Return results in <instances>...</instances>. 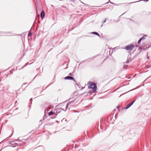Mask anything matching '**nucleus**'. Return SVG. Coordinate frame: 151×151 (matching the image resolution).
Segmentation results:
<instances>
[{"label":"nucleus","mask_w":151,"mask_h":151,"mask_svg":"<svg viewBox=\"0 0 151 151\" xmlns=\"http://www.w3.org/2000/svg\"><path fill=\"white\" fill-rule=\"evenodd\" d=\"M89 85L88 86V88H91L94 92L96 91L97 89V87L96 85L94 83L91 82L89 83Z\"/></svg>","instance_id":"nucleus-1"},{"label":"nucleus","mask_w":151,"mask_h":151,"mask_svg":"<svg viewBox=\"0 0 151 151\" xmlns=\"http://www.w3.org/2000/svg\"><path fill=\"white\" fill-rule=\"evenodd\" d=\"M135 46L137 47L138 46L136 45ZM135 47V45L134 44L129 45L126 46L125 47V49L127 50L131 51L133 50Z\"/></svg>","instance_id":"nucleus-2"},{"label":"nucleus","mask_w":151,"mask_h":151,"mask_svg":"<svg viewBox=\"0 0 151 151\" xmlns=\"http://www.w3.org/2000/svg\"><path fill=\"white\" fill-rule=\"evenodd\" d=\"M65 79L66 80H71L73 81L74 80V79L73 77L70 76H68L65 77Z\"/></svg>","instance_id":"nucleus-3"},{"label":"nucleus","mask_w":151,"mask_h":151,"mask_svg":"<svg viewBox=\"0 0 151 151\" xmlns=\"http://www.w3.org/2000/svg\"><path fill=\"white\" fill-rule=\"evenodd\" d=\"M134 101H134L133 102H132L130 104H128V105L127 106H126L124 108V109H128V108H129V107H130L131 106H132L133 104V103L134 102Z\"/></svg>","instance_id":"nucleus-4"},{"label":"nucleus","mask_w":151,"mask_h":151,"mask_svg":"<svg viewBox=\"0 0 151 151\" xmlns=\"http://www.w3.org/2000/svg\"><path fill=\"white\" fill-rule=\"evenodd\" d=\"M40 15L41 18L43 19L45 16V12L43 11H42L41 12Z\"/></svg>","instance_id":"nucleus-5"},{"label":"nucleus","mask_w":151,"mask_h":151,"mask_svg":"<svg viewBox=\"0 0 151 151\" xmlns=\"http://www.w3.org/2000/svg\"><path fill=\"white\" fill-rule=\"evenodd\" d=\"M145 39V38L144 37H142L138 41V44L140 45L141 43V42L142 40H144Z\"/></svg>","instance_id":"nucleus-6"},{"label":"nucleus","mask_w":151,"mask_h":151,"mask_svg":"<svg viewBox=\"0 0 151 151\" xmlns=\"http://www.w3.org/2000/svg\"><path fill=\"white\" fill-rule=\"evenodd\" d=\"M70 104V103L68 102L66 106V109L68 108V106Z\"/></svg>","instance_id":"nucleus-7"},{"label":"nucleus","mask_w":151,"mask_h":151,"mask_svg":"<svg viewBox=\"0 0 151 151\" xmlns=\"http://www.w3.org/2000/svg\"><path fill=\"white\" fill-rule=\"evenodd\" d=\"M92 33L93 34H95L96 35H97L98 36H99V34L97 32H92Z\"/></svg>","instance_id":"nucleus-8"},{"label":"nucleus","mask_w":151,"mask_h":151,"mask_svg":"<svg viewBox=\"0 0 151 151\" xmlns=\"http://www.w3.org/2000/svg\"><path fill=\"white\" fill-rule=\"evenodd\" d=\"M53 114H54L53 112L51 111L49 113V116L52 115H53Z\"/></svg>","instance_id":"nucleus-9"},{"label":"nucleus","mask_w":151,"mask_h":151,"mask_svg":"<svg viewBox=\"0 0 151 151\" xmlns=\"http://www.w3.org/2000/svg\"><path fill=\"white\" fill-rule=\"evenodd\" d=\"M32 35V34L30 32H29L28 34V36H31Z\"/></svg>","instance_id":"nucleus-10"},{"label":"nucleus","mask_w":151,"mask_h":151,"mask_svg":"<svg viewBox=\"0 0 151 151\" xmlns=\"http://www.w3.org/2000/svg\"><path fill=\"white\" fill-rule=\"evenodd\" d=\"M143 1H148L149 0H143Z\"/></svg>","instance_id":"nucleus-11"},{"label":"nucleus","mask_w":151,"mask_h":151,"mask_svg":"<svg viewBox=\"0 0 151 151\" xmlns=\"http://www.w3.org/2000/svg\"><path fill=\"white\" fill-rule=\"evenodd\" d=\"M117 109H118L119 108V106H117Z\"/></svg>","instance_id":"nucleus-12"},{"label":"nucleus","mask_w":151,"mask_h":151,"mask_svg":"<svg viewBox=\"0 0 151 151\" xmlns=\"http://www.w3.org/2000/svg\"><path fill=\"white\" fill-rule=\"evenodd\" d=\"M69 75H70V76H71V75H72V74H71V73H69Z\"/></svg>","instance_id":"nucleus-13"},{"label":"nucleus","mask_w":151,"mask_h":151,"mask_svg":"<svg viewBox=\"0 0 151 151\" xmlns=\"http://www.w3.org/2000/svg\"><path fill=\"white\" fill-rule=\"evenodd\" d=\"M106 21V20H105L104 21V23Z\"/></svg>","instance_id":"nucleus-14"},{"label":"nucleus","mask_w":151,"mask_h":151,"mask_svg":"<svg viewBox=\"0 0 151 151\" xmlns=\"http://www.w3.org/2000/svg\"><path fill=\"white\" fill-rule=\"evenodd\" d=\"M116 47H115V48H114V49H114H114H115V48H116Z\"/></svg>","instance_id":"nucleus-15"},{"label":"nucleus","mask_w":151,"mask_h":151,"mask_svg":"<svg viewBox=\"0 0 151 151\" xmlns=\"http://www.w3.org/2000/svg\"><path fill=\"white\" fill-rule=\"evenodd\" d=\"M71 1H74V0H71Z\"/></svg>","instance_id":"nucleus-16"}]
</instances>
